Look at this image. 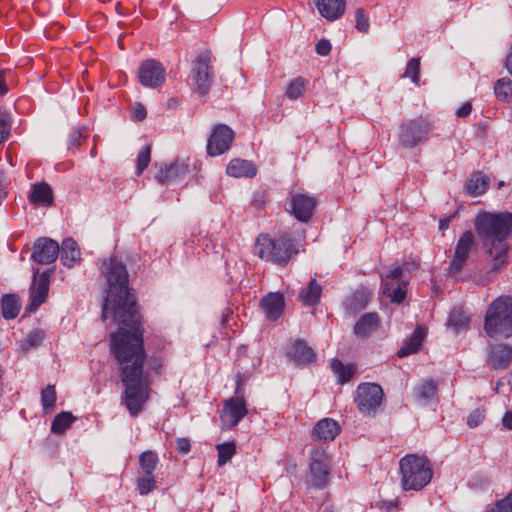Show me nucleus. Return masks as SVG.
Instances as JSON below:
<instances>
[{"mask_svg": "<svg viewBox=\"0 0 512 512\" xmlns=\"http://www.w3.org/2000/svg\"><path fill=\"white\" fill-rule=\"evenodd\" d=\"M474 226L483 243L490 245L487 252L492 257L491 270L497 272L507 262L508 247L505 241L512 234V213H479Z\"/></svg>", "mask_w": 512, "mask_h": 512, "instance_id": "obj_2", "label": "nucleus"}, {"mask_svg": "<svg viewBox=\"0 0 512 512\" xmlns=\"http://www.w3.org/2000/svg\"><path fill=\"white\" fill-rule=\"evenodd\" d=\"M49 273L43 272L35 276L30 288V304L27 309L34 312L38 307L46 301L49 291Z\"/></svg>", "mask_w": 512, "mask_h": 512, "instance_id": "obj_17", "label": "nucleus"}, {"mask_svg": "<svg viewBox=\"0 0 512 512\" xmlns=\"http://www.w3.org/2000/svg\"><path fill=\"white\" fill-rule=\"evenodd\" d=\"M331 43L327 39H321L317 42L315 50L321 56H327L331 51Z\"/></svg>", "mask_w": 512, "mask_h": 512, "instance_id": "obj_49", "label": "nucleus"}, {"mask_svg": "<svg viewBox=\"0 0 512 512\" xmlns=\"http://www.w3.org/2000/svg\"><path fill=\"white\" fill-rule=\"evenodd\" d=\"M254 253L262 260L285 266L294 255L298 254V249L287 232L275 238L268 234H261L256 239Z\"/></svg>", "mask_w": 512, "mask_h": 512, "instance_id": "obj_3", "label": "nucleus"}, {"mask_svg": "<svg viewBox=\"0 0 512 512\" xmlns=\"http://www.w3.org/2000/svg\"><path fill=\"white\" fill-rule=\"evenodd\" d=\"M379 325V316L371 312L364 314L355 324L354 333L356 336L365 338L370 336Z\"/></svg>", "mask_w": 512, "mask_h": 512, "instance_id": "obj_28", "label": "nucleus"}, {"mask_svg": "<svg viewBox=\"0 0 512 512\" xmlns=\"http://www.w3.org/2000/svg\"><path fill=\"white\" fill-rule=\"evenodd\" d=\"M494 92L498 99L508 101L512 96V81L507 78L499 79L495 84Z\"/></svg>", "mask_w": 512, "mask_h": 512, "instance_id": "obj_38", "label": "nucleus"}, {"mask_svg": "<svg viewBox=\"0 0 512 512\" xmlns=\"http://www.w3.org/2000/svg\"><path fill=\"white\" fill-rule=\"evenodd\" d=\"M456 214H457V211L454 214L450 215V216L441 218L439 220V230L440 231L447 230L449 228L450 222L454 219Z\"/></svg>", "mask_w": 512, "mask_h": 512, "instance_id": "obj_52", "label": "nucleus"}, {"mask_svg": "<svg viewBox=\"0 0 512 512\" xmlns=\"http://www.w3.org/2000/svg\"><path fill=\"white\" fill-rule=\"evenodd\" d=\"M41 402L45 411H50L56 403V392L54 386H47L41 393Z\"/></svg>", "mask_w": 512, "mask_h": 512, "instance_id": "obj_41", "label": "nucleus"}, {"mask_svg": "<svg viewBox=\"0 0 512 512\" xmlns=\"http://www.w3.org/2000/svg\"><path fill=\"white\" fill-rule=\"evenodd\" d=\"M372 293L365 287L357 288L349 297L344 301V308L348 314H356L363 310L369 303Z\"/></svg>", "mask_w": 512, "mask_h": 512, "instance_id": "obj_23", "label": "nucleus"}, {"mask_svg": "<svg viewBox=\"0 0 512 512\" xmlns=\"http://www.w3.org/2000/svg\"><path fill=\"white\" fill-rule=\"evenodd\" d=\"M188 173L189 165L187 160L176 159L169 166L160 169L156 174V179L163 184H169L185 178Z\"/></svg>", "mask_w": 512, "mask_h": 512, "instance_id": "obj_19", "label": "nucleus"}, {"mask_svg": "<svg viewBox=\"0 0 512 512\" xmlns=\"http://www.w3.org/2000/svg\"><path fill=\"white\" fill-rule=\"evenodd\" d=\"M401 486L404 490H421L433 475L429 461L424 456L407 454L399 461Z\"/></svg>", "mask_w": 512, "mask_h": 512, "instance_id": "obj_5", "label": "nucleus"}, {"mask_svg": "<svg viewBox=\"0 0 512 512\" xmlns=\"http://www.w3.org/2000/svg\"><path fill=\"white\" fill-rule=\"evenodd\" d=\"M331 369L341 383L349 381L351 377L350 370L347 369L340 360L333 359L331 362Z\"/></svg>", "mask_w": 512, "mask_h": 512, "instance_id": "obj_44", "label": "nucleus"}, {"mask_svg": "<svg viewBox=\"0 0 512 512\" xmlns=\"http://www.w3.org/2000/svg\"><path fill=\"white\" fill-rule=\"evenodd\" d=\"M424 331L421 328H416L409 339H407L404 345L398 350L397 355L399 357H405L410 354L417 352L423 342Z\"/></svg>", "mask_w": 512, "mask_h": 512, "instance_id": "obj_31", "label": "nucleus"}, {"mask_svg": "<svg viewBox=\"0 0 512 512\" xmlns=\"http://www.w3.org/2000/svg\"><path fill=\"white\" fill-rule=\"evenodd\" d=\"M137 487L141 495H147L156 487V481L153 475H146L138 478Z\"/></svg>", "mask_w": 512, "mask_h": 512, "instance_id": "obj_43", "label": "nucleus"}, {"mask_svg": "<svg viewBox=\"0 0 512 512\" xmlns=\"http://www.w3.org/2000/svg\"><path fill=\"white\" fill-rule=\"evenodd\" d=\"M61 261L64 266L71 268L80 259V249L72 238H66L62 242L60 250Z\"/></svg>", "mask_w": 512, "mask_h": 512, "instance_id": "obj_29", "label": "nucleus"}, {"mask_svg": "<svg viewBox=\"0 0 512 512\" xmlns=\"http://www.w3.org/2000/svg\"><path fill=\"white\" fill-rule=\"evenodd\" d=\"M21 305L19 298L15 294L3 296L1 301L2 316L5 319H14L19 314Z\"/></svg>", "mask_w": 512, "mask_h": 512, "instance_id": "obj_33", "label": "nucleus"}, {"mask_svg": "<svg viewBox=\"0 0 512 512\" xmlns=\"http://www.w3.org/2000/svg\"><path fill=\"white\" fill-rule=\"evenodd\" d=\"M226 171L228 175L235 178H252L256 175L257 169L256 166L251 161L243 159H233L227 165Z\"/></svg>", "mask_w": 512, "mask_h": 512, "instance_id": "obj_26", "label": "nucleus"}, {"mask_svg": "<svg viewBox=\"0 0 512 512\" xmlns=\"http://www.w3.org/2000/svg\"><path fill=\"white\" fill-rule=\"evenodd\" d=\"M58 243L48 237H41L33 245L31 258L39 264H51L59 255Z\"/></svg>", "mask_w": 512, "mask_h": 512, "instance_id": "obj_15", "label": "nucleus"}, {"mask_svg": "<svg viewBox=\"0 0 512 512\" xmlns=\"http://www.w3.org/2000/svg\"><path fill=\"white\" fill-rule=\"evenodd\" d=\"M416 400L422 405H428L437 399L438 387L432 379L421 381L414 389Z\"/></svg>", "mask_w": 512, "mask_h": 512, "instance_id": "obj_25", "label": "nucleus"}, {"mask_svg": "<svg viewBox=\"0 0 512 512\" xmlns=\"http://www.w3.org/2000/svg\"><path fill=\"white\" fill-rule=\"evenodd\" d=\"M234 139V131L225 124L216 126L207 143V153L210 156H218L226 152Z\"/></svg>", "mask_w": 512, "mask_h": 512, "instance_id": "obj_13", "label": "nucleus"}, {"mask_svg": "<svg viewBox=\"0 0 512 512\" xmlns=\"http://www.w3.org/2000/svg\"><path fill=\"white\" fill-rule=\"evenodd\" d=\"M29 200L31 203L40 206H49L53 202V192L49 184L36 183L31 187L29 194Z\"/></svg>", "mask_w": 512, "mask_h": 512, "instance_id": "obj_27", "label": "nucleus"}, {"mask_svg": "<svg viewBox=\"0 0 512 512\" xmlns=\"http://www.w3.org/2000/svg\"><path fill=\"white\" fill-rule=\"evenodd\" d=\"M211 56V52L205 50L201 52L193 62L190 77L196 91L200 94H206L212 84L213 71L210 65Z\"/></svg>", "mask_w": 512, "mask_h": 512, "instance_id": "obj_9", "label": "nucleus"}, {"mask_svg": "<svg viewBox=\"0 0 512 512\" xmlns=\"http://www.w3.org/2000/svg\"><path fill=\"white\" fill-rule=\"evenodd\" d=\"M266 317L272 321L277 320L283 313L284 297L280 293H269L261 300Z\"/></svg>", "mask_w": 512, "mask_h": 512, "instance_id": "obj_24", "label": "nucleus"}, {"mask_svg": "<svg viewBox=\"0 0 512 512\" xmlns=\"http://www.w3.org/2000/svg\"><path fill=\"white\" fill-rule=\"evenodd\" d=\"M310 483L317 489H324L329 483L328 456L324 449L314 447L310 451Z\"/></svg>", "mask_w": 512, "mask_h": 512, "instance_id": "obj_12", "label": "nucleus"}, {"mask_svg": "<svg viewBox=\"0 0 512 512\" xmlns=\"http://www.w3.org/2000/svg\"><path fill=\"white\" fill-rule=\"evenodd\" d=\"M506 68L508 69L509 73L512 75V48H511V51L506 59Z\"/></svg>", "mask_w": 512, "mask_h": 512, "instance_id": "obj_56", "label": "nucleus"}, {"mask_svg": "<svg viewBox=\"0 0 512 512\" xmlns=\"http://www.w3.org/2000/svg\"><path fill=\"white\" fill-rule=\"evenodd\" d=\"M287 358L295 365H306L316 358L314 350L303 340H295L287 348Z\"/></svg>", "mask_w": 512, "mask_h": 512, "instance_id": "obj_18", "label": "nucleus"}, {"mask_svg": "<svg viewBox=\"0 0 512 512\" xmlns=\"http://www.w3.org/2000/svg\"><path fill=\"white\" fill-rule=\"evenodd\" d=\"M404 267L397 266L382 277V293L394 303H401L406 296L407 281L403 278Z\"/></svg>", "mask_w": 512, "mask_h": 512, "instance_id": "obj_11", "label": "nucleus"}, {"mask_svg": "<svg viewBox=\"0 0 512 512\" xmlns=\"http://www.w3.org/2000/svg\"><path fill=\"white\" fill-rule=\"evenodd\" d=\"M139 81L142 85L156 88L165 81V70L162 64L154 59H148L139 67Z\"/></svg>", "mask_w": 512, "mask_h": 512, "instance_id": "obj_14", "label": "nucleus"}, {"mask_svg": "<svg viewBox=\"0 0 512 512\" xmlns=\"http://www.w3.org/2000/svg\"><path fill=\"white\" fill-rule=\"evenodd\" d=\"M430 132V125L423 118H416L404 122L400 126L399 141L406 148H413L425 141Z\"/></svg>", "mask_w": 512, "mask_h": 512, "instance_id": "obj_10", "label": "nucleus"}, {"mask_svg": "<svg viewBox=\"0 0 512 512\" xmlns=\"http://www.w3.org/2000/svg\"><path fill=\"white\" fill-rule=\"evenodd\" d=\"M485 418V411L483 409L477 408L473 410L467 418V425L470 428L477 427Z\"/></svg>", "mask_w": 512, "mask_h": 512, "instance_id": "obj_48", "label": "nucleus"}, {"mask_svg": "<svg viewBox=\"0 0 512 512\" xmlns=\"http://www.w3.org/2000/svg\"><path fill=\"white\" fill-rule=\"evenodd\" d=\"M314 4L322 17L328 21L339 19L346 6L345 0H314Z\"/></svg>", "mask_w": 512, "mask_h": 512, "instance_id": "obj_21", "label": "nucleus"}, {"mask_svg": "<svg viewBox=\"0 0 512 512\" xmlns=\"http://www.w3.org/2000/svg\"><path fill=\"white\" fill-rule=\"evenodd\" d=\"M75 419L71 412H61L56 415L52 421L51 431L56 434H61L71 426Z\"/></svg>", "mask_w": 512, "mask_h": 512, "instance_id": "obj_34", "label": "nucleus"}, {"mask_svg": "<svg viewBox=\"0 0 512 512\" xmlns=\"http://www.w3.org/2000/svg\"><path fill=\"white\" fill-rule=\"evenodd\" d=\"M502 386H503V383L498 382V383L496 384V392H500V389H501V387H502Z\"/></svg>", "mask_w": 512, "mask_h": 512, "instance_id": "obj_57", "label": "nucleus"}, {"mask_svg": "<svg viewBox=\"0 0 512 512\" xmlns=\"http://www.w3.org/2000/svg\"><path fill=\"white\" fill-rule=\"evenodd\" d=\"M512 360V347L507 344H497L490 347L488 363L495 369L506 368Z\"/></svg>", "mask_w": 512, "mask_h": 512, "instance_id": "obj_22", "label": "nucleus"}, {"mask_svg": "<svg viewBox=\"0 0 512 512\" xmlns=\"http://www.w3.org/2000/svg\"><path fill=\"white\" fill-rule=\"evenodd\" d=\"M484 329L491 338L512 336V297L501 296L488 307Z\"/></svg>", "mask_w": 512, "mask_h": 512, "instance_id": "obj_4", "label": "nucleus"}, {"mask_svg": "<svg viewBox=\"0 0 512 512\" xmlns=\"http://www.w3.org/2000/svg\"><path fill=\"white\" fill-rule=\"evenodd\" d=\"M151 161V146L145 145L137 155V174L140 175Z\"/></svg>", "mask_w": 512, "mask_h": 512, "instance_id": "obj_42", "label": "nucleus"}, {"mask_svg": "<svg viewBox=\"0 0 512 512\" xmlns=\"http://www.w3.org/2000/svg\"><path fill=\"white\" fill-rule=\"evenodd\" d=\"M356 28L361 32H367L369 30V18L362 8L356 10Z\"/></svg>", "mask_w": 512, "mask_h": 512, "instance_id": "obj_47", "label": "nucleus"}, {"mask_svg": "<svg viewBox=\"0 0 512 512\" xmlns=\"http://www.w3.org/2000/svg\"><path fill=\"white\" fill-rule=\"evenodd\" d=\"M307 80L302 77L293 79L286 88V96L291 100L298 99L304 92Z\"/></svg>", "mask_w": 512, "mask_h": 512, "instance_id": "obj_36", "label": "nucleus"}, {"mask_svg": "<svg viewBox=\"0 0 512 512\" xmlns=\"http://www.w3.org/2000/svg\"><path fill=\"white\" fill-rule=\"evenodd\" d=\"M108 282V292L102 307V319L112 312L120 327L111 334V351L121 370V381L125 387L123 403L131 416H137L150 396L148 373L144 372L146 352L143 346V328L137 311L136 299L129 292V276L125 265L117 258H110L103 269Z\"/></svg>", "mask_w": 512, "mask_h": 512, "instance_id": "obj_1", "label": "nucleus"}, {"mask_svg": "<svg viewBox=\"0 0 512 512\" xmlns=\"http://www.w3.org/2000/svg\"><path fill=\"white\" fill-rule=\"evenodd\" d=\"M474 249H476L475 236L472 231H465L457 240L453 257L446 269L449 277L458 279Z\"/></svg>", "mask_w": 512, "mask_h": 512, "instance_id": "obj_7", "label": "nucleus"}, {"mask_svg": "<svg viewBox=\"0 0 512 512\" xmlns=\"http://www.w3.org/2000/svg\"><path fill=\"white\" fill-rule=\"evenodd\" d=\"M77 136H80V133H79V132H78V133H74V134H73L74 139H77Z\"/></svg>", "mask_w": 512, "mask_h": 512, "instance_id": "obj_59", "label": "nucleus"}, {"mask_svg": "<svg viewBox=\"0 0 512 512\" xmlns=\"http://www.w3.org/2000/svg\"><path fill=\"white\" fill-rule=\"evenodd\" d=\"M502 423L504 427H506L507 429H512V411H508L505 413L502 419Z\"/></svg>", "mask_w": 512, "mask_h": 512, "instance_id": "obj_54", "label": "nucleus"}, {"mask_svg": "<svg viewBox=\"0 0 512 512\" xmlns=\"http://www.w3.org/2000/svg\"><path fill=\"white\" fill-rule=\"evenodd\" d=\"M176 449L181 454H188L191 450L190 440L186 437L177 438Z\"/></svg>", "mask_w": 512, "mask_h": 512, "instance_id": "obj_50", "label": "nucleus"}, {"mask_svg": "<svg viewBox=\"0 0 512 512\" xmlns=\"http://www.w3.org/2000/svg\"><path fill=\"white\" fill-rule=\"evenodd\" d=\"M472 110V105L470 102L464 103L456 112L458 117H467Z\"/></svg>", "mask_w": 512, "mask_h": 512, "instance_id": "obj_53", "label": "nucleus"}, {"mask_svg": "<svg viewBox=\"0 0 512 512\" xmlns=\"http://www.w3.org/2000/svg\"><path fill=\"white\" fill-rule=\"evenodd\" d=\"M340 433V426L337 421L331 418H323L319 420L313 430L312 438L319 441H332Z\"/></svg>", "mask_w": 512, "mask_h": 512, "instance_id": "obj_20", "label": "nucleus"}, {"mask_svg": "<svg viewBox=\"0 0 512 512\" xmlns=\"http://www.w3.org/2000/svg\"><path fill=\"white\" fill-rule=\"evenodd\" d=\"M489 179L481 172L474 173L466 183L467 193L472 196L483 194L488 187Z\"/></svg>", "mask_w": 512, "mask_h": 512, "instance_id": "obj_32", "label": "nucleus"}, {"mask_svg": "<svg viewBox=\"0 0 512 512\" xmlns=\"http://www.w3.org/2000/svg\"><path fill=\"white\" fill-rule=\"evenodd\" d=\"M420 58H412L406 66L405 73L403 77L410 78L412 82L416 85L419 84L420 81Z\"/></svg>", "mask_w": 512, "mask_h": 512, "instance_id": "obj_40", "label": "nucleus"}, {"mask_svg": "<svg viewBox=\"0 0 512 512\" xmlns=\"http://www.w3.org/2000/svg\"><path fill=\"white\" fill-rule=\"evenodd\" d=\"M133 115L135 119L142 121L147 116L145 107L140 103L136 104L133 109Z\"/></svg>", "mask_w": 512, "mask_h": 512, "instance_id": "obj_51", "label": "nucleus"}, {"mask_svg": "<svg viewBox=\"0 0 512 512\" xmlns=\"http://www.w3.org/2000/svg\"><path fill=\"white\" fill-rule=\"evenodd\" d=\"M218 451V465L223 466L231 460L236 452V445L234 442H225L216 446Z\"/></svg>", "mask_w": 512, "mask_h": 512, "instance_id": "obj_37", "label": "nucleus"}, {"mask_svg": "<svg viewBox=\"0 0 512 512\" xmlns=\"http://www.w3.org/2000/svg\"><path fill=\"white\" fill-rule=\"evenodd\" d=\"M322 293L321 285L316 279H311L308 285L301 290L298 298L307 306H314L319 303Z\"/></svg>", "mask_w": 512, "mask_h": 512, "instance_id": "obj_30", "label": "nucleus"}, {"mask_svg": "<svg viewBox=\"0 0 512 512\" xmlns=\"http://www.w3.org/2000/svg\"><path fill=\"white\" fill-rule=\"evenodd\" d=\"M448 322L455 330H460L467 326L468 318L461 309L455 308L450 313Z\"/></svg>", "mask_w": 512, "mask_h": 512, "instance_id": "obj_39", "label": "nucleus"}, {"mask_svg": "<svg viewBox=\"0 0 512 512\" xmlns=\"http://www.w3.org/2000/svg\"><path fill=\"white\" fill-rule=\"evenodd\" d=\"M317 200L314 196L297 193L291 198V212L301 222H307L316 207Z\"/></svg>", "mask_w": 512, "mask_h": 512, "instance_id": "obj_16", "label": "nucleus"}, {"mask_svg": "<svg viewBox=\"0 0 512 512\" xmlns=\"http://www.w3.org/2000/svg\"><path fill=\"white\" fill-rule=\"evenodd\" d=\"M44 339V333L40 330L32 331L28 334L27 338L22 344L23 350H29L32 347L38 346Z\"/></svg>", "mask_w": 512, "mask_h": 512, "instance_id": "obj_45", "label": "nucleus"}, {"mask_svg": "<svg viewBox=\"0 0 512 512\" xmlns=\"http://www.w3.org/2000/svg\"><path fill=\"white\" fill-rule=\"evenodd\" d=\"M10 128L9 116L0 110V143L8 139L10 135Z\"/></svg>", "mask_w": 512, "mask_h": 512, "instance_id": "obj_46", "label": "nucleus"}, {"mask_svg": "<svg viewBox=\"0 0 512 512\" xmlns=\"http://www.w3.org/2000/svg\"><path fill=\"white\" fill-rule=\"evenodd\" d=\"M243 382L244 375L238 373L236 375V396L224 402L221 419L228 428L236 426L247 414L246 403L241 395V385Z\"/></svg>", "mask_w": 512, "mask_h": 512, "instance_id": "obj_8", "label": "nucleus"}, {"mask_svg": "<svg viewBox=\"0 0 512 512\" xmlns=\"http://www.w3.org/2000/svg\"><path fill=\"white\" fill-rule=\"evenodd\" d=\"M384 398L380 385L375 383H362L355 392V403L360 413L374 417Z\"/></svg>", "mask_w": 512, "mask_h": 512, "instance_id": "obj_6", "label": "nucleus"}, {"mask_svg": "<svg viewBox=\"0 0 512 512\" xmlns=\"http://www.w3.org/2000/svg\"><path fill=\"white\" fill-rule=\"evenodd\" d=\"M503 185H504V182H503V181H500V182L498 183V188H501Z\"/></svg>", "mask_w": 512, "mask_h": 512, "instance_id": "obj_58", "label": "nucleus"}, {"mask_svg": "<svg viewBox=\"0 0 512 512\" xmlns=\"http://www.w3.org/2000/svg\"><path fill=\"white\" fill-rule=\"evenodd\" d=\"M139 462H140L142 471L146 475H151L158 463V456L156 453L148 450V451L143 452L140 455Z\"/></svg>", "mask_w": 512, "mask_h": 512, "instance_id": "obj_35", "label": "nucleus"}, {"mask_svg": "<svg viewBox=\"0 0 512 512\" xmlns=\"http://www.w3.org/2000/svg\"><path fill=\"white\" fill-rule=\"evenodd\" d=\"M8 92V87L5 83V78L3 73H0V95H4Z\"/></svg>", "mask_w": 512, "mask_h": 512, "instance_id": "obj_55", "label": "nucleus"}]
</instances>
